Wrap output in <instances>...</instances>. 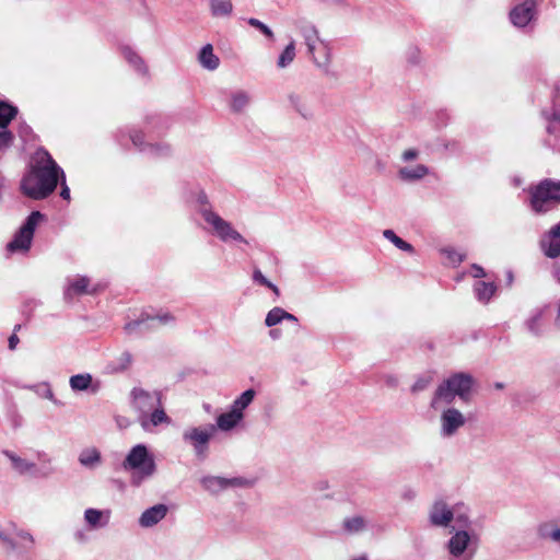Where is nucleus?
Segmentation results:
<instances>
[{
	"mask_svg": "<svg viewBox=\"0 0 560 560\" xmlns=\"http://www.w3.org/2000/svg\"><path fill=\"white\" fill-rule=\"evenodd\" d=\"M63 178L62 168L45 150H38L34 156V164L21 180V190L28 198L40 200L47 198Z\"/></svg>",
	"mask_w": 560,
	"mask_h": 560,
	"instance_id": "obj_1",
	"label": "nucleus"
},
{
	"mask_svg": "<svg viewBox=\"0 0 560 560\" xmlns=\"http://www.w3.org/2000/svg\"><path fill=\"white\" fill-rule=\"evenodd\" d=\"M63 178L62 168L45 150H38L34 156V164L21 180V190L28 198L40 200L47 198Z\"/></svg>",
	"mask_w": 560,
	"mask_h": 560,
	"instance_id": "obj_2",
	"label": "nucleus"
},
{
	"mask_svg": "<svg viewBox=\"0 0 560 560\" xmlns=\"http://www.w3.org/2000/svg\"><path fill=\"white\" fill-rule=\"evenodd\" d=\"M474 378L466 373H455L444 380L435 389L430 406L434 410L451 407L455 397L468 402L470 399Z\"/></svg>",
	"mask_w": 560,
	"mask_h": 560,
	"instance_id": "obj_3",
	"label": "nucleus"
},
{
	"mask_svg": "<svg viewBox=\"0 0 560 560\" xmlns=\"http://www.w3.org/2000/svg\"><path fill=\"white\" fill-rule=\"evenodd\" d=\"M529 205L537 213H546L560 203V180L544 179L529 188Z\"/></svg>",
	"mask_w": 560,
	"mask_h": 560,
	"instance_id": "obj_4",
	"label": "nucleus"
},
{
	"mask_svg": "<svg viewBox=\"0 0 560 560\" xmlns=\"http://www.w3.org/2000/svg\"><path fill=\"white\" fill-rule=\"evenodd\" d=\"M122 466L126 470H133L132 483L137 486L153 476L156 469L153 456L143 444H138L130 450Z\"/></svg>",
	"mask_w": 560,
	"mask_h": 560,
	"instance_id": "obj_5",
	"label": "nucleus"
},
{
	"mask_svg": "<svg viewBox=\"0 0 560 560\" xmlns=\"http://www.w3.org/2000/svg\"><path fill=\"white\" fill-rule=\"evenodd\" d=\"M43 219V214L39 211H33L24 222V224L19 229V231L14 234L11 242L7 245V250L9 253H26L28 252L32 241L34 237V232Z\"/></svg>",
	"mask_w": 560,
	"mask_h": 560,
	"instance_id": "obj_6",
	"label": "nucleus"
},
{
	"mask_svg": "<svg viewBox=\"0 0 560 560\" xmlns=\"http://www.w3.org/2000/svg\"><path fill=\"white\" fill-rule=\"evenodd\" d=\"M300 32L313 60L318 66L327 65L329 62L328 45L319 38L317 28L311 23H302Z\"/></svg>",
	"mask_w": 560,
	"mask_h": 560,
	"instance_id": "obj_7",
	"label": "nucleus"
},
{
	"mask_svg": "<svg viewBox=\"0 0 560 560\" xmlns=\"http://www.w3.org/2000/svg\"><path fill=\"white\" fill-rule=\"evenodd\" d=\"M200 214L203 220L211 226V231L221 241L229 242H243L246 240L231 225L230 222L222 219L218 213L213 212L210 208H202Z\"/></svg>",
	"mask_w": 560,
	"mask_h": 560,
	"instance_id": "obj_8",
	"label": "nucleus"
},
{
	"mask_svg": "<svg viewBox=\"0 0 560 560\" xmlns=\"http://www.w3.org/2000/svg\"><path fill=\"white\" fill-rule=\"evenodd\" d=\"M200 214L203 220L211 226V231L221 241L229 242H243L246 240L231 225L230 222L222 219L218 213L213 212L210 208H202Z\"/></svg>",
	"mask_w": 560,
	"mask_h": 560,
	"instance_id": "obj_9",
	"label": "nucleus"
},
{
	"mask_svg": "<svg viewBox=\"0 0 560 560\" xmlns=\"http://www.w3.org/2000/svg\"><path fill=\"white\" fill-rule=\"evenodd\" d=\"M215 432V425L209 424L206 428L192 427L188 428L183 432V440L187 444L191 445L195 454L198 457H206L208 452V445Z\"/></svg>",
	"mask_w": 560,
	"mask_h": 560,
	"instance_id": "obj_10",
	"label": "nucleus"
},
{
	"mask_svg": "<svg viewBox=\"0 0 560 560\" xmlns=\"http://www.w3.org/2000/svg\"><path fill=\"white\" fill-rule=\"evenodd\" d=\"M447 548L451 560H471L476 546L471 536L464 529H458L448 540Z\"/></svg>",
	"mask_w": 560,
	"mask_h": 560,
	"instance_id": "obj_11",
	"label": "nucleus"
},
{
	"mask_svg": "<svg viewBox=\"0 0 560 560\" xmlns=\"http://www.w3.org/2000/svg\"><path fill=\"white\" fill-rule=\"evenodd\" d=\"M466 424V418L462 411L454 407L443 408L440 416V434L442 438H452Z\"/></svg>",
	"mask_w": 560,
	"mask_h": 560,
	"instance_id": "obj_12",
	"label": "nucleus"
},
{
	"mask_svg": "<svg viewBox=\"0 0 560 560\" xmlns=\"http://www.w3.org/2000/svg\"><path fill=\"white\" fill-rule=\"evenodd\" d=\"M132 407L138 411L139 416H144L153 410L155 407H160L162 402V393L147 392L142 388H133L131 390Z\"/></svg>",
	"mask_w": 560,
	"mask_h": 560,
	"instance_id": "obj_13",
	"label": "nucleus"
},
{
	"mask_svg": "<svg viewBox=\"0 0 560 560\" xmlns=\"http://www.w3.org/2000/svg\"><path fill=\"white\" fill-rule=\"evenodd\" d=\"M155 320L159 322V324L161 325H167L174 323L175 317L168 312L159 314L155 317L142 315L139 319L127 323L125 325V331L127 334L142 332L143 330L154 327L152 323Z\"/></svg>",
	"mask_w": 560,
	"mask_h": 560,
	"instance_id": "obj_14",
	"label": "nucleus"
},
{
	"mask_svg": "<svg viewBox=\"0 0 560 560\" xmlns=\"http://www.w3.org/2000/svg\"><path fill=\"white\" fill-rule=\"evenodd\" d=\"M535 7L534 0H525L515 5L510 12L511 22L517 27L526 26L534 18Z\"/></svg>",
	"mask_w": 560,
	"mask_h": 560,
	"instance_id": "obj_15",
	"label": "nucleus"
},
{
	"mask_svg": "<svg viewBox=\"0 0 560 560\" xmlns=\"http://www.w3.org/2000/svg\"><path fill=\"white\" fill-rule=\"evenodd\" d=\"M540 248L549 258L560 257V222L541 237Z\"/></svg>",
	"mask_w": 560,
	"mask_h": 560,
	"instance_id": "obj_16",
	"label": "nucleus"
},
{
	"mask_svg": "<svg viewBox=\"0 0 560 560\" xmlns=\"http://www.w3.org/2000/svg\"><path fill=\"white\" fill-rule=\"evenodd\" d=\"M138 421L144 431L152 432L153 428L160 424H170L172 420L161 405L144 416H138Z\"/></svg>",
	"mask_w": 560,
	"mask_h": 560,
	"instance_id": "obj_17",
	"label": "nucleus"
},
{
	"mask_svg": "<svg viewBox=\"0 0 560 560\" xmlns=\"http://www.w3.org/2000/svg\"><path fill=\"white\" fill-rule=\"evenodd\" d=\"M455 513L444 501H436L430 511V521L435 526L447 527L453 522Z\"/></svg>",
	"mask_w": 560,
	"mask_h": 560,
	"instance_id": "obj_18",
	"label": "nucleus"
},
{
	"mask_svg": "<svg viewBox=\"0 0 560 560\" xmlns=\"http://www.w3.org/2000/svg\"><path fill=\"white\" fill-rule=\"evenodd\" d=\"M90 279L86 277H75L68 279V284L65 290V300L71 301L74 296L81 295L84 293H94L96 289L89 290Z\"/></svg>",
	"mask_w": 560,
	"mask_h": 560,
	"instance_id": "obj_19",
	"label": "nucleus"
},
{
	"mask_svg": "<svg viewBox=\"0 0 560 560\" xmlns=\"http://www.w3.org/2000/svg\"><path fill=\"white\" fill-rule=\"evenodd\" d=\"M109 520V510H97L90 508L84 511V521L91 529H98L107 526Z\"/></svg>",
	"mask_w": 560,
	"mask_h": 560,
	"instance_id": "obj_20",
	"label": "nucleus"
},
{
	"mask_svg": "<svg viewBox=\"0 0 560 560\" xmlns=\"http://www.w3.org/2000/svg\"><path fill=\"white\" fill-rule=\"evenodd\" d=\"M201 483L208 491L218 492L231 486H242L243 481L240 478L226 479L222 477L208 476L202 478Z\"/></svg>",
	"mask_w": 560,
	"mask_h": 560,
	"instance_id": "obj_21",
	"label": "nucleus"
},
{
	"mask_svg": "<svg viewBox=\"0 0 560 560\" xmlns=\"http://www.w3.org/2000/svg\"><path fill=\"white\" fill-rule=\"evenodd\" d=\"M167 506L164 504H156L145 510L140 516L139 524L142 527H152L166 516Z\"/></svg>",
	"mask_w": 560,
	"mask_h": 560,
	"instance_id": "obj_22",
	"label": "nucleus"
},
{
	"mask_svg": "<svg viewBox=\"0 0 560 560\" xmlns=\"http://www.w3.org/2000/svg\"><path fill=\"white\" fill-rule=\"evenodd\" d=\"M341 527L348 535H358L369 528V520L363 515L348 516L342 521Z\"/></svg>",
	"mask_w": 560,
	"mask_h": 560,
	"instance_id": "obj_23",
	"label": "nucleus"
},
{
	"mask_svg": "<svg viewBox=\"0 0 560 560\" xmlns=\"http://www.w3.org/2000/svg\"><path fill=\"white\" fill-rule=\"evenodd\" d=\"M121 55L125 60L141 75L148 74V67L144 60L129 46H121Z\"/></svg>",
	"mask_w": 560,
	"mask_h": 560,
	"instance_id": "obj_24",
	"label": "nucleus"
},
{
	"mask_svg": "<svg viewBox=\"0 0 560 560\" xmlns=\"http://www.w3.org/2000/svg\"><path fill=\"white\" fill-rule=\"evenodd\" d=\"M526 329L534 336H540L546 328L545 312L536 310L525 322Z\"/></svg>",
	"mask_w": 560,
	"mask_h": 560,
	"instance_id": "obj_25",
	"label": "nucleus"
},
{
	"mask_svg": "<svg viewBox=\"0 0 560 560\" xmlns=\"http://www.w3.org/2000/svg\"><path fill=\"white\" fill-rule=\"evenodd\" d=\"M198 61L202 68L210 71L217 70L220 65V59L214 55L211 44H207L200 49L198 54Z\"/></svg>",
	"mask_w": 560,
	"mask_h": 560,
	"instance_id": "obj_26",
	"label": "nucleus"
},
{
	"mask_svg": "<svg viewBox=\"0 0 560 560\" xmlns=\"http://www.w3.org/2000/svg\"><path fill=\"white\" fill-rule=\"evenodd\" d=\"M288 100L294 110L303 118H311L313 116L312 106L308 103L306 96L300 93H291L289 94Z\"/></svg>",
	"mask_w": 560,
	"mask_h": 560,
	"instance_id": "obj_27",
	"label": "nucleus"
},
{
	"mask_svg": "<svg viewBox=\"0 0 560 560\" xmlns=\"http://www.w3.org/2000/svg\"><path fill=\"white\" fill-rule=\"evenodd\" d=\"M256 396V392L253 388H249L242 393L240 397H237L232 406L230 411L238 415V418L244 419V410L252 404Z\"/></svg>",
	"mask_w": 560,
	"mask_h": 560,
	"instance_id": "obj_28",
	"label": "nucleus"
},
{
	"mask_svg": "<svg viewBox=\"0 0 560 560\" xmlns=\"http://www.w3.org/2000/svg\"><path fill=\"white\" fill-rule=\"evenodd\" d=\"M3 454L11 462L12 468L21 475H31V470L35 467V463L16 455L11 451H3Z\"/></svg>",
	"mask_w": 560,
	"mask_h": 560,
	"instance_id": "obj_29",
	"label": "nucleus"
},
{
	"mask_svg": "<svg viewBox=\"0 0 560 560\" xmlns=\"http://www.w3.org/2000/svg\"><path fill=\"white\" fill-rule=\"evenodd\" d=\"M537 534L541 539L560 544V527L555 521L541 523L537 528Z\"/></svg>",
	"mask_w": 560,
	"mask_h": 560,
	"instance_id": "obj_30",
	"label": "nucleus"
},
{
	"mask_svg": "<svg viewBox=\"0 0 560 560\" xmlns=\"http://www.w3.org/2000/svg\"><path fill=\"white\" fill-rule=\"evenodd\" d=\"M429 174V168L423 164H418L416 166H406L401 167L398 171V176L400 179L406 182L419 180Z\"/></svg>",
	"mask_w": 560,
	"mask_h": 560,
	"instance_id": "obj_31",
	"label": "nucleus"
},
{
	"mask_svg": "<svg viewBox=\"0 0 560 560\" xmlns=\"http://www.w3.org/2000/svg\"><path fill=\"white\" fill-rule=\"evenodd\" d=\"M38 460L40 464H35V467L31 470V476L35 478L50 477L55 472L50 458L45 454H38Z\"/></svg>",
	"mask_w": 560,
	"mask_h": 560,
	"instance_id": "obj_32",
	"label": "nucleus"
},
{
	"mask_svg": "<svg viewBox=\"0 0 560 560\" xmlns=\"http://www.w3.org/2000/svg\"><path fill=\"white\" fill-rule=\"evenodd\" d=\"M242 422V419L238 418V415L231 412L230 410L221 413L217 418L215 430L219 429L223 432H228L236 428Z\"/></svg>",
	"mask_w": 560,
	"mask_h": 560,
	"instance_id": "obj_33",
	"label": "nucleus"
},
{
	"mask_svg": "<svg viewBox=\"0 0 560 560\" xmlns=\"http://www.w3.org/2000/svg\"><path fill=\"white\" fill-rule=\"evenodd\" d=\"M210 12L215 18H228L233 12L232 0H209Z\"/></svg>",
	"mask_w": 560,
	"mask_h": 560,
	"instance_id": "obj_34",
	"label": "nucleus"
},
{
	"mask_svg": "<svg viewBox=\"0 0 560 560\" xmlns=\"http://www.w3.org/2000/svg\"><path fill=\"white\" fill-rule=\"evenodd\" d=\"M79 462L81 465L94 468L101 463V453L94 448H85L79 455Z\"/></svg>",
	"mask_w": 560,
	"mask_h": 560,
	"instance_id": "obj_35",
	"label": "nucleus"
},
{
	"mask_svg": "<svg viewBox=\"0 0 560 560\" xmlns=\"http://www.w3.org/2000/svg\"><path fill=\"white\" fill-rule=\"evenodd\" d=\"M495 285L492 282L478 281L475 284V292L479 301L488 302L495 292Z\"/></svg>",
	"mask_w": 560,
	"mask_h": 560,
	"instance_id": "obj_36",
	"label": "nucleus"
},
{
	"mask_svg": "<svg viewBox=\"0 0 560 560\" xmlns=\"http://www.w3.org/2000/svg\"><path fill=\"white\" fill-rule=\"evenodd\" d=\"M18 115V108L0 101V128H7Z\"/></svg>",
	"mask_w": 560,
	"mask_h": 560,
	"instance_id": "obj_37",
	"label": "nucleus"
},
{
	"mask_svg": "<svg viewBox=\"0 0 560 560\" xmlns=\"http://www.w3.org/2000/svg\"><path fill=\"white\" fill-rule=\"evenodd\" d=\"M250 102L249 95L244 91H237L231 96V109L233 112H242Z\"/></svg>",
	"mask_w": 560,
	"mask_h": 560,
	"instance_id": "obj_38",
	"label": "nucleus"
},
{
	"mask_svg": "<svg viewBox=\"0 0 560 560\" xmlns=\"http://www.w3.org/2000/svg\"><path fill=\"white\" fill-rule=\"evenodd\" d=\"M69 383L73 390H86L92 383V376L90 374H77L70 377Z\"/></svg>",
	"mask_w": 560,
	"mask_h": 560,
	"instance_id": "obj_39",
	"label": "nucleus"
},
{
	"mask_svg": "<svg viewBox=\"0 0 560 560\" xmlns=\"http://www.w3.org/2000/svg\"><path fill=\"white\" fill-rule=\"evenodd\" d=\"M383 235L386 240L392 242L397 248L408 253L413 252L412 245L397 236L393 230H384Z\"/></svg>",
	"mask_w": 560,
	"mask_h": 560,
	"instance_id": "obj_40",
	"label": "nucleus"
},
{
	"mask_svg": "<svg viewBox=\"0 0 560 560\" xmlns=\"http://www.w3.org/2000/svg\"><path fill=\"white\" fill-rule=\"evenodd\" d=\"M295 58V44L294 40H291L289 45L284 48L281 55L278 58L277 65L279 68H285L289 66Z\"/></svg>",
	"mask_w": 560,
	"mask_h": 560,
	"instance_id": "obj_41",
	"label": "nucleus"
},
{
	"mask_svg": "<svg viewBox=\"0 0 560 560\" xmlns=\"http://www.w3.org/2000/svg\"><path fill=\"white\" fill-rule=\"evenodd\" d=\"M555 122L560 124V86H557L556 95L553 98L552 121L547 127V131L550 135H552L556 131Z\"/></svg>",
	"mask_w": 560,
	"mask_h": 560,
	"instance_id": "obj_42",
	"label": "nucleus"
},
{
	"mask_svg": "<svg viewBox=\"0 0 560 560\" xmlns=\"http://www.w3.org/2000/svg\"><path fill=\"white\" fill-rule=\"evenodd\" d=\"M452 511L456 512L454 515V518H453V522L455 523V525L459 529L467 527L468 516L466 514L465 506L463 504L456 505V506L452 508Z\"/></svg>",
	"mask_w": 560,
	"mask_h": 560,
	"instance_id": "obj_43",
	"label": "nucleus"
},
{
	"mask_svg": "<svg viewBox=\"0 0 560 560\" xmlns=\"http://www.w3.org/2000/svg\"><path fill=\"white\" fill-rule=\"evenodd\" d=\"M13 539L16 542L15 548L27 549V548L32 547V545H33V537L31 536V534L23 532V530L16 532L13 535Z\"/></svg>",
	"mask_w": 560,
	"mask_h": 560,
	"instance_id": "obj_44",
	"label": "nucleus"
},
{
	"mask_svg": "<svg viewBox=\"0 0 560 560\" xmlns=\"http://www.w3.org/2000/svg\"><path fill=\"white\" fill-rule=\"evenodd\" d=\"M253 280L260 285L269 288L276 295H279L278 287L271 283L258 268L254 269Z\"/></svg>",
	"mask_w": 560,
	"mask_h": 560,
	"instance_id": "obj_45",
	"label": "nucleus"
},
{
	"mask_svg": "<svg viewBox=\"0 0 560 560\" xmlns=\"http://www.w3.org/2000/svg\"><path fill=\"white\" fill-rule=\"evenodd\" d=\"M283 319V308L281 307H273L270 310L266 316L265 324L268 327H272L277 324H279Z\"/></svg>",
	"mask_w": 560,
	"mask_h": 560,
	"instance_id": "obj_46",
	"label": "nucleus"
},
{
	"mask_svg": "<svg viewBox=\"0 0 560 560\" xmlns=\"http://www.w3.org/2000/svg\"><path fill=\"white\" fill-rule=\"evenodd\" d=\"M247 23L250 26H253V27L257 28L258 31H260L266 37H268L270 39H273V32L270 30L269 26H267L265 23H262L258 19L249 18L247 20Z\"/></svg>",
	"mask_w": 560,
	"mask_h": 560,
	"instance_id": "obj_47",
	"label": "nucleus"
},
{
	"mask_svg": "<svg viewBox=\"0 0 560 560\" xmlns=\"http://www.w3.org/2000/svg\"><path fill=\"white\" fill-rule=\"evenodd\" d=\"M430 382H431V377L430 376L418 378L415 382V384L411 386V392L413 394H417L419 392L424 390L429 386Z\"/></svg>",
	"mask_w": 560,
	"mask_h": 560,
	"instance_id": "obj_48",
	"label": "nucleus"
},
{
	"mask_svg": "<svg viewBox=\"0 0 560 560\" xmlns=\"http://www.w3.org/2000/svg\"><path fill=\"white\" fill-rule=\"evenodd\" d=\"M12 141V132L7 130L5 128H2V130H0V150L10 147Z\"/></svg>",
	"mask_w": 560,
	"mask_h": 560,
	"instance_id": "obj_49",
	"label": "nucleus"
},
{
	"mask_svg": "<svg viewBox=\"0 0 560 560\" xmlns=\"http://www.w3.org/2000/svg\"><path fill=\"white\" fill-rule=\"evenodd\" d=\"M148 149L154 155H165L170 151L167 145L160 144H148Z\"/></svg>",
	"mask_w": 560,
	"mask_h": 560,
	"instance_id": "obj_50",
	"label": "nucleus"
},
{
	"mask_svg": "<svg viewBox=\"0 0 560 560\" xmlns=\"http://www.w3.org/2000/svg\"><path fill=\"white\" fill-rule=\"evenodd\" d=\"M142 138H143V136H142V133H141L140 131H135V132H132V133L130 135V139H131V141H132L133 145H135L136 148H139V150H141V151L145 150V149L142 147V145H143Z\"/></svg>",
	"mask_w": 560,
	"mask_h": 560,
	"instance_id": "obj_51",
	"label": "nucleus"
},
{
	"mask_svg": "<svg viewBox=\"0 0 560 560\" xmlns=\"http://www.w3.org/2000/svg\"><path fill=\"white\" fill-rule=\"evenodd\" d=\"M419 156V151L416 149H408L404 151L401 158L405 162L416 160Z\"/></svg>",
	"mask_w": 560,
	"mask_h": 560,
	"instance_id": "obj_52",
	"label": "nucleus"
},
{
	"mask_svg": "<svg viewBox=\"0 0 560 560\" xmlns=\"http://www.w3.org/2000/svg\"><path fill=\"white\" fill-rule=\"evenodd\" d=\"M120 370L127 369L131 364V354L128 352H124L120 358Z\"/></svg>",
	"mask_w": 560,
	"mask_h": 560,
	"instance_id": "obj_53",
	"label": "nucleus"
},
{
	"mask_svg": "<svg viewBox=\"0 0 560 560\" xmlns=\"http://www.w3.org/2000/svg\"><path fill=\"white\" fill-rule=\"evenodd\" d=\"M0 540L5 542L11 548H15V546H16V542L14 541L13 536H9L2 532H0Z\"/></svg>",
	"mask_w": 560,
	"mask_h": 560,
	"instance_id": "obj_54",
	"label": "nucleus"
},
{
	"mask_svg": "<svg viewBox=\"0 0 560 560\" xmlns=\"http://www.w3.org/2000/svg\"><path fill=\"white\" fill-rule=\"evenodd\" d=\"M60 179H61V192H60V196L63 199L69 200L70 199V189H69V187L66 184L65 177L60 178Z\"/></svg>",
	"mask_w": 560,
	"mask_h": 560,
	"instance_id": "obj_55",
	"label": "nucleus"
},
{
	"mask_svg": "<svg viewBox=\"0 0 560 560\" xmlns=\"http://www.w3.org/2000/svg\"><path fill=\"white\" fill-rule=\"evenodd\" d=\"M552 277L560 282V259L552 266Z\"/></svg>",
	"mask_w": 560,
	"mask_h": 560,
	"instance_id": "obj_56",
	"label": "nucleus"
},
{
	"mask_svg": "<svg viewBox=\"0 0 560 560\" xmlns=\"http://www.w3.org/2000/svg\"><path fill=\"white\" fill-rule=\"evenodd\" d=\"M472 271H474L472 276L475 278H482V277L486 276L485 270L481 267H479V266L474 265L472 266Z\"/></svg>",
	"mask_w": 560,
	"mask_h": 560,
	"instance_id": "obj_57",
	"label": "nucleus"
},
{
	"mask_svg": "<svg viewBox=\"0 0 560 560\" xmlns=\"http://www.w3.org/2000/svg\"><path fill=\"white\" fill-rule=\"evenodd\" d=\"M385 382L389 387H396L398 384V378L396 376L388 375L386 376Z\"/></svg>",
	"mask_w": 560,
	"mask_h": 560,
	"instance_id": "obj_58",
	"label": "nucleus"
},
{
	"mask_svg": "<svg viewBox=\"0 0 560 560\" xmlns=\"http://www.w3.org/2000/svg\"><path fill=\"white\" fill-rule=\"evenodd\" d=\"M198 202L200 203V209L199 211L202 209V208H210L209 205H208V199H207V196L205 194H201L199 197H198Z\"/></svg>",
	"mask_w": 560,
	"mask_h": 560,
	"instance_id": "obj_59",
	"label": "nucleus"
},
{
	"mask_svg": "<svg viewBox=\"0 0 560 560\" xmlns=\"http://www.w3.org/2000/svg\"><path fill=\"white\" fill-rule=\"evenodd\" d=\"M19 343V338L15 334L11 335L9 338V348L11 350L15 349L16 345Z\"/></svg>",
	"mask_w": 560,
	"mask_h": 560,
	"instance_id": "obj_60",
	"label": "nucleus"
},
{
	"mask_svg": "<svg viewBox=\"0 0 560 560\" xmlns=\"http://www.w3.org/2000/svg\"><path fill=\"white\" fill-rule=\"evenodd\" d=\"M450 259L453 261V262H459L462 261V257L459 254H457L456 252H450Z\"/></svg>",
	"mask_w": 560,
	"mask_h": 560,
	"instance_id": "obj_61",
	"label": "nucleus"
},
{
	"mask_svg": "<svg viewBox=\"0 0 560 560\" xmlns=\"http://www.w3.org/2000/svg\"><path fill=\"white\" fill-rule=\"evenodd\" d=\"M283 319H289V320H293V322H296V317L291 314V313H288L287 311L283 310Z\"/></svg>",
	"mask_w": 560,
	"mask_h": 560,
	"instance_id": "obj_62",
	"label": "nucleus"
},
{
	"mask_svg": "<svg viewBox=\"0 0 560 560\" xmlns=\"http://www.w3.org/2000/svg\"><path fill=\"white\" fill-rule=\"evenodd\" d=\"M269 334H270L271 338L277 339L280 336V330L279 329H271Z\"/></svg>",
	"mask_w": 560,
	"mask_h": 560,
	"instance_id": "obj_63",
	"label": "nucleus"
},
{
	"mask_svg": "<svg viewBox=\"0 0 560 560\" xmlns=\"http://www.w3.org/2000/svg\"><path fill=\"white\" fill-rule=\"evenodd\" d=\"M351 560H369V559H368V556H366V555H361V556L355 557V558H353V559H351Z\"/></svg>",
	"mask_w": 560,
	"mask_h": 560,
	"instance_id": "obj_64",
	"label": "nucleus"
}]
</instances>
